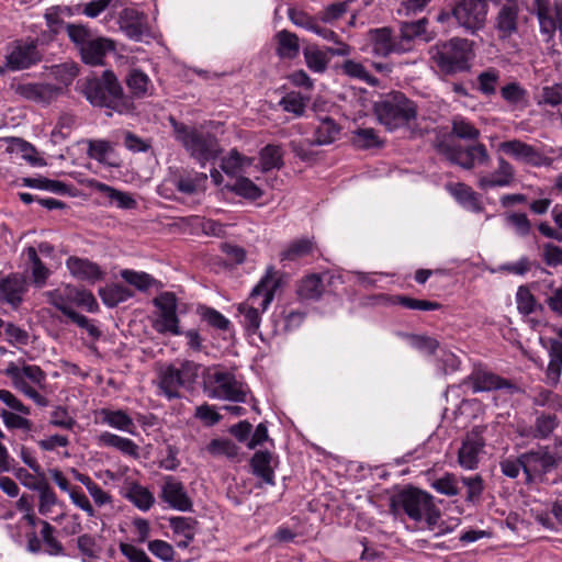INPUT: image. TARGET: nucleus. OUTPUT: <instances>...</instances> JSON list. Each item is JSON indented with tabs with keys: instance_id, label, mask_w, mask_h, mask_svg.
<instances>
[{
	"instance_id": "aec40b11",
	"label": "nucleus",
	"mask_w": 562,
	"mask_h": 562,
	"mask_svg": "<svg viewBox=\"0 0 562 562\" xmlns=\"http://www.w3.org/2000/svg\"><path fill=\"white\" fill-rule=\"evenodd\" d=\"M515 179V169L506 159L503 157L497 158V168L490 175H483L479 177L477 186L482 190H488L492 188L508 187Z\"/></svg>"
},
{
	"instance_id": "cd10ccee",
	"label": "nucleus",
	"mask_w": 562,
	"mask_h": 562,
	"mask_svg": "<svg viewBox=\"0 0 562 562\" xmlns=\"http://www.w3.org/2000/svg\"><path fill=\"white\" fill-rule=\"evenodd\" d=\"M98 443L102 447H111L125 456L138 457V446L131 439L104 431L98 436Z\"/></svg>"
},
{
	"instance_id": "79ce46f5",
	"label": "nucleus",
	"mask_w": 562,
	"mask_h": 562,
	"mask_svg": "<svg viewBox=\"0 0 562 562\" xmlns=\"http://www.w3.org/2000/svg\"><path fill=\"white\" fill-rule=\"evenodd\" d=\"M99 295L108 307H115L120 303L132 297L133 293L121 284H111L99 290Z\"/></svg>"
},
{
	"instance_id": "ea45409f",
	"label": "nucleus",
	"mask_w": 562,
	"mask_h": 562,
	"mask_svg": "<svg viewBox=\"0 0 562 562\" xmlns=\"http://www.w3.org/2000/svg\"><path fill=\"white\" fill-rule=\"evenodd\" d=\"M339 126L329 117H324L315 130V138L310 142L311 145H327L333 143L339 134Z\"/></svg>"
},
{
	"instance_id": "052dcab7",
	"label": "nucleus",
	"mask_w": 562,
	"mask_h": 562,
	"mask_svg": "<svg viewBox=\"0 0 562 562\" xmlns=\"http://www.w3.org/2000/svg\"><path fill=\"white\" fill-rule=\"evenodd\" d=\"M40 524L42 525L43 541L47 546V553L50 555L63 554V544L54 537L55 528L46 520H40Z\"/></svg>"
},
{
	"instance_id": "8fccbe9b",
	"label": "nucleus",
	"mask_w": 562,
	"mask_h": 562,
	"mask_svg": "<svg viewBox=\"0 0 562 562\" xmlns=\"http://www.w3.org/2000/svg\"><path fill=\"white\" fill-rule=\"evenodd\" d=\"M341 68L347 76L364 81L370 86L374 87L379 83V80L370 75L364 66L358 61L352 59L345 60Z\"/></svg>"
},
{
	"instance_id": "20e7f679",
	"label": "nucleus",
	"mask_w": 562,
	"mask_h": 562,
	"mask_svg": "<svg viewBox=\"0 0 562 562\" xmlns=\"http://www.w3.org/2000/svg\"><path fill=\"white\" fill-rule=\"evenodd\" d=\"M429 55L441 72L451 75L470 68L472 49L468 40L452 38L431 46Z\"/></svg>"
},
{
	"instance_id": "58836bf2",
	"label": "nucleus",
	"mask_w": 562,
	"mask_h": 562,
	"mask_svg": "<svg viewBox=\"0 0 562 562\" xmlns=\"http://www.w3.org/2000/svg\"><path fill=\"white\" fill-rule=\"evenodd\" d=\"M324 292L323 279L319 274L313 273L301 280L297 286V294L303 300H318Z\"/></svg>"
},
{
	"instance_id": "49530a36",
	"label": "nucleus",
	"mask_w": 562,
	"mask_h": 562,
	"mask_svg": "<svg viewBox=\"0 0 562 562\" xmlns=\"http://www.w3.org/2000/svg\"><path fill=\"white\" fill-rule=\"evenodd\" d=\"M226 188L245 199L257 200L262 196L261 189L245 177H239L234 184H227Z\"/></svg>"
},
{
	"instance_id": "680f3d73",
	"label": "nucleus",
	"mask_w": 562,
	"mask_h": 562,
	"mask_svg": "<svg viewBox=\"0 0 562 562\" xmlns=\"http://www.w3.org/2000/svg\"><path fill=\"white\" fill-rule=\"evenodd\" d=\"M128 498L142 510H148L154 504L153 494L140 485H135L130 490Z\"/></svg>"
},
{
	"instance_id": "774afa93",
	"label": "nucleus",
	"mask_w": 562,
	"mask_h": 562,
	"mask_svg": "<svg viewBox=\"0 0 562 562\" xmlns=\"http://www.w3.org/2000/svg\"><path fill=\"white\" fill-rule=\"evenodd\" d=\"M542 260L549 267L562 266V247L552 243L542 246Z\"/></svg>"
},
{
	"instance_id": "a18cd8bd",
	"label": "nucleus",
	"mask_w": 562,
	"mask_h": 562,
	"mask_svg": "<svg viewBox=\"0 0 562 562\" xmlns=\"http://www.w3.org/2000/svg\"><path fill=\"white\" fill-rule=\"evenodd\" d=\"M303 54L306 66L308 67L310 70L317 74H323L327 69L330 60L329 57L327 56V50L324 52L318 49L317 47L311 46L306 47L303 50Z\"/></svg>"
},
{
	"instance_id": "9d476101",
	"label": "nucleus",
	"mask_w": 562,
	"mask_h": 562,
	"mask_svg": "<svg viewBox=\"0 0 562 562\" xmlns=\"http://www.w3.org/2000/svg\"><path fill=\"white\" fill-rule=\"evenodd\" d=\"M437 148L450 162L464 169H473L476 166H485L490 162L488 151L482 143H475L464 148L459 145L441 142Z\"/></svg>"
},
{
	"instance_id": "c9c22d12",
	"label": "nucleus",
	"mask_w": 562,
	"mask_h": 562,
	"mask_svg": "<svg viewBox=\"0 0 562 562\" xmlns=\"http://www.w3.org/2000/svg\"><path fill=\"white\" fill-rule=\"evenodd\" d=\"M88 156L101 164L110 167H117L119 164L111 159L114 148L110 142L104 139H93L88 142Z\"/></svg>"
},
{
	"instance_id": "de8ad7c7",
	"label": "nucleus",
	"mask_w": 562,
	"mask_h": 562,
	"mask_svg": "<svg viewBox=\"0 0 562 562\" xmlns=\"http://www.w3.org/2000/svg\"><path fill=\"white\" fill-rule=\"evenodd\" d=\"M308 98H304L300 92L286 93L279 102L285 112L293 113L296 116H302L305 112Z\"/></svg>"
},
{
	"instance_id": "13d9d810",
	"label": "nucleus",
	"mask_w": 562,
	"mask_h": 562,
	"mask_svg": "<svg viewBox=\"0 0 562 562\" xmlns=\"http://www.w3.org/2000/svg\"><path fill=\"white\" fill-rule=\"evenodd\" d=\"M198 312L201 318L210 326L220 330H227L229 328L231 322L218 311L207 306H200Z\"/></svg>"
},
{
	"instance_id": "72a5a7b5",
	"label": "nucleus",
	"mask_w": 562,
	"mask_h": 562,
	"mask_svg": "<svg viewBox=\"0 0 562 562\" xmlns=\"http://www.w3.org/2000/svg\"><path fill=\"white\" fill-rule=\"evenodd\" d=\"M501 94L514 111H524L529 105L528 92L517 82L504 86Z\"/></svg>"
},
{
	"instance_id": "69168bd1",
	"label": "nucleus",
	"mask_w": 562,
	"mask_h": 562,
	"mask_svg": "<svg viewBox=\"0 0 562 562\" xmlns=\"http://www.w3.org/2000/svg\"><path fill=\"white\" fill-rule=\"evenodd\" d=\"M0 416L3 420V424L9 429H23L26 431H30L32 429V426H33L32 422L19 414L2 409L0 412Z\"/></svg>"
},
{
	"instance_id": "39448f33",
	"label": "nucleus",
	"mask_w": 562,
	"mask_h": 562,
	"mask_svg": "<svg viewBox=\"0 0 562 562\" xmlns=\"http://www.w3.org/2000/svg\"><path fill=\"white\" fill-rule=\"evenodd\" d=\"M378 120L389 131L407 125L417 116L416 104L402 92H391L374 104Z\"/></svg>"
},
{
	"instance_id": "dca6fc26",
	"label": "nucleus",
	"mask_w": 562,
	"mask_h": 562,
	"mask_svg": "<svg viewBox=\"0 0 562 562\" xmlns=\"http://www.w3.org/2000/svg\"><path fill=\"white\" fill-rule=\"evenodd\" d=\"M159 496L173 509L180 512L192 510L193 504L183 483L172 475H168L164 479Z\"/></svg>"
},
{
	"instance_id": "864d4df0",
	"label": "nucleus",
	"mask_w": 562,
	"mask_h": 562,
	"mask_svg": "<svg viewBox=\"0 0 562 562\" xmlns=\"http://www.w3.org/2000/svg\"><path fill=\"white\" fill-rule=\"evenodd\" d=\"M49 425L71 430L77 425V420L69 414L67 407L58 405L49 413Z\"/></svg>"
},
{
	"instance_id": "5fc2aeb1",
	"label": "nucleus",
	"mask_w": 562,
	"mask_h": 562,
	"mask_svg": "<svg viewBox=\"0 0 562 562\" xmlns=\"http://www.w3.org/2000/svg\"><path fill=\"white\" fill-rule=\"evenodd\" d=\"M352 143L363 149L378 147L381 145L380 137L371 127L358 128L352 132Z\"/></svg>"
},
{
	"instance_id": "a878e982",
	"label": "nucleus",
	"mask_w": 562,
	"mask_h": 562,
	"mask_svg": "<svg viewBox=\"0 0 562 562\" xmlns=\"http://www.w3.org/2000/svg\"><path fill=\"white\" fill-rule=\"evenodd\" d=\"M90 188L93 190L103 193L112 203L123 210H133L137 206L136 200L132 196V194L120 191L113 187H110L103 182L91 180L89 182Z\"/></svg>"
},
{
	"instance_id": "412c9836",
	"label": "nucleus",
	"mask_w": 562,
	"mask_h": 562,
	"mask_svg": "<svg viewBox=\"0 0 562 562\" xmlns=\"http://www.w3.org/2000/svg\"><path fill=\"white\" fill-rule=\"evenodd\" d=\"M170 181L179 192L193 195L205 190L207 175L204 172H187L177 169L171 172Z\"/></svg>"
},
{
	"instance_id": "c85d7f7f",
	"label": "nucleus",
	"mask_w": 562,
	"mask_h": 562,
	"mask_svg": "<svg viewBox=\"0 0 562 562\" xmlns=\"http://www.w3.org/2000/svg\"><path fill=\"white\" fill-rule=\"evenodd\" d=\"M537 16L540 25V33L544 42L550 43L558 30L555 19L551 14L548 0H535Z\"/></svg>"
},
{
	"instance_id": "4c0bfd02",
	"label": "nucleus",
	"mask_w": 562,
	"mask_h": 562,
	"mask_svg": "<svg viewBox=\"0 0 562 562\" xmlns=\"http://www.w3.org/2000/svg\"><path fill=\"white\" fill-rule=\"evenodd\" d=\"M260 169L263 172L283 167V150L280 145L269 144L260 150Z\"/></svg>"
},
{
	"instance_id": "09e8293b",
	"label": "nucleus",
	"mask_w": 562,
	"mask_h": 562,
	"mask_svg": "<svg viewBox=\"0 0 562 562\" xmlns=\"http://www.w3.org/2000/svg\"><path fill=\"white\" fill-rule=\"evenodd\" d=\"M505 222L514 232L520 236L526 237L531 233L532 225L528 215L522 212H509L505 214Z\"/></svg>"
},
{
	"instance_id": "3c124183",
	"label": "nucleus",
	"mask_w": 562,
	"mask_h": 562,
	"mask_svg": "<svg viewBox=\"0 0 562 562\" xmlns=\"http://www.w3.org/2000/svg\"><path fill=\"white\" fill-rule=\"evenodd\" d=\"M205 449L213 457L233 459L238 454V447L229 439H213Z\"/></svg>"
},
{
	"instance_id": "2f4dec72",
	"label": "nucleus",
	"mask_w": 562,
	"mask_h": 562,
	"mask_svg": "<svg viewBox=\"0 0 562 562\" xmlns=\"http://www.w3.org/2000/svg\"><path fill=\"white\" fill-rule=\"evenodd\" d=\"M72 286L74 285L66 284L44 293L47 302L59 310L67 317H69L70 313L74 312V310L70 307V304H72L74 300Z\"/></svg>"
},
{
	"instance_id": "c756f323",
	"label": "nucleus",
	"mask_w": 562,
	"mask_h": 562,
	"mask_svg": "<svg viewBox=\"0 0 562 562\" xmlns=\"http://www.w3.org/2000/svg\"><path fill=\"white\" fill-rule=\"evenodd\" d=\"M121 29L134 41H140L145 33L144 18L133 9H125L121 15Z\"/></svg>"
},
{
	"instance_id": "e2e57ef3",
	"label": "nucleus",
	"mask_w": 562,
	"mask_h": 562,
	"mask_svg": "<svg viewBox=\"0 0 562 562\" xmlns=\"http://www.w3.org/2000/svg\"><path fill=\"white\" fill-rule=\"evenodd\" d=\"M72 295H74V300H72L74 304L85 307L90 313L98 312V310H99L98 302L90 291L72 286Z\"/></svg>"
},
{
	"instance_id": "2eb2a0df",
	"label": "nucleus",
	"mask_w": 562,
	"mask_h": 562,
	"mask_svg": "<svg viewBox=\"0 0 562 562\" xmlns=\"http://www.w3.org/2000/svg\"><path fill=\"white\" fill-rule=\"evenodd\" d=\"M41 59L36 41H15L5 56V67L12 71L27 69Z\"/></svg>"
},
{
	"instance_id": "473e14b6",
	"label": "nucleus",
	"mask_w": 562,
	"mask_h": 562,
	"mask_svg": "<svg viewBox=\"0 0 562 562\" xmlns=\"http://www.w3.org/2000/svg\"><path fill=\"white\" fill-rule=\"evenodd\" d=\"M472 390L474 393L477 392H488L493 390L503 389L509 385V383L499 378L498 375L485 372L477 371L471 375Z\"/></svg>"
},
{
	"instance_id": "f8f14e48",
	"label": "nucleus",
	"mask_w": 562,
	"mask_h": 562,
	"mask_svg": "<svg viewBox=\"0 0 562 562\" xmlns=\"http://www.w3.org/2000/svg\"><path fill=\"white\" fill-rule=\"evenodd\" d=\"M209 383L214 386L207 390V395L212 398L244 403L247 391L244 384L238 381L231 371L215 368L209 375Z\"/></svg>"
},
{
	"instance_id": "bf43d9fd",
	"label": "nucleus",
	"mask_w": 562,
	"mask_h": 562,
	"mask_svg": "<svg viewBox=\"0 0 562 562\" xmlns=\"http://www.w3.org/2000/svg\"><path fill=\"white\" fill-rule=\"evenodd\" d=\"M196 524V520L191 517L170 518V526L173 532L188 540H193Z\"/></svg>"
},
{
	"instance_id": "1a4fd4ad",
	"label": "nucleus",
	"mask_w": 562,
	"mask_h": 562,
	"mask_svg": "<svg viewBox=\"0 0 562 562\" xmlns=\"http://www.w3.org/2000/svg\"><path fill=\"white\" fill-rule=\"evenodd\" d=\"M561 458L551 451L549 446H537L520 454V463L526 475V482L531 483L536 479L558 468Z\"/></svg>"
},
{
	"instance_id": "a19ab883",
	"label": "nucleus",
	"mask_w": 562,
	"mask_h": 562,
	"mask_svg": "<svg viewBox=\"0 0 562 562\" xmlns=\"http://www.w3.org/2000/svg\"><path fill=\"white\" fill-rule=\"evenodd\" d=\"M374 54L386 57L393 53V38L387 27L374 29L369 32Z\"/></svg>"
},
{
	"instance_id": "393cba45",
	"label": "nucleus",
	"mask_w": 562,
	"mask_h": 562,
	"mask_svg": "<svg viewBox=\"0 0 562 562\" xmlns=\"http://www.w3.org/2000/svg\"><path fill=\"white\" fill-rule=\"evenodd\" d=\"M549 362L546 369V381L549 385L555 386L562 379V342L557 339L550 340Z\"/></svg>"
},
{
	"instance_id": "338daca9",
	"label": "nucleus",
	"mask_w": 562,
	"mask_h": 562,
	"mask_svg": "<svg viewBox=\"0 0 562 562\" xmlns=\"http://www.w3.org/2000/svg\"><path fill=\"white\" fill-rule=\"evenodd\" d=\"M462 483L467 486V501L475 503L481 498L484 491V483L481 475L462 477Z\"/></svg>"
},
{
	"instance_id": "423d86ee",
	"label": "nucleus",
	"mask_w": 562,
	"mask_h": 562,
	"mask_svg": "<svg viewBox=\"0 0 562 562\" xmlns=\"http://www.w3.org/2000/svg\"><path fill=\"white\" fill-rule=\"evenodd\" d=\"M392 504L403 508L413 520L425 522L432 530L440 518V512L436 507L432 496L418 488H407L398 493Z\"/></svg>"
},
{
	"instance_id": "f3484780",
	"label": "nucleus",
	"mask_w": 562,
	"mask_h": 562,
	"mask_svg": "<svg viewBox=\"0 0 562 562\" xmlns=\"http://www.w3.org/2000/svg\"><path fill=\"white\" fill-rule=\"evenodd\" d=\"M13 90L22 99L43 104L53 102L60 92L59 87L37 82L19 83L13 87Z\"/></svg>"
},
{
	"instance_id": "4d7b16f0",
	"label": "nucleus",
	"mask_w": 562,
	"mask_h": 562,
	"mask_svg": "<svg viewBox=\"0 0 562 562\" xmlns=\"http://www.w3.org/2000/svg\"><path fill=\"white\" fill-rule=\"evenodd\" d=\"M452 134L460 139L476 140L480 137V131L463 117L452 120Z\"/></svg>"
},
{
	"instance_id": "0eeeda50",
	"label": "nucleus",
	"mask_w": 562,
	"mask_h": 562,
	"mask_svg": "<svg viewBox=\"0 0 562 562\" xmlns=\"http://www.w3.org/2000/svg\"><path fill=\"white\" fill-rule=\"evenodd\" d=\"M200 364L186 360L177 368L173 364L161 367L158 373V386L168 398H179L180 389H191L199 376Z\"/></svg>"
},
{
	"instance_id": "4468645a",
	"label": "nucleus",
	"mask_w": 562,
	"mask_h": 562,
	"mask_svg": "<svg viewBox=\"0 0 562 562\" xmlns=\"http://www.w3.org/2000/svg\"><path fill=\"white\" fill-rule=\"evenodd\" d=\"M485 426H475L463 438L458 451V463L464 470H475L479 467L480 456L485 447Z\"/></svg>"
},
{
	"instance_id": "6e6d98bb",
	"label": "nucleus",
	"mask_w": 562,
	"mask_h": 562,
	"mask_svg": "<svg viewBox=\"0 0 562 562\" xmlns=\"http://www.w3.org/2000/svg\"><path fill=\"white\" fill-rule=\"evenodd\" d=\"M559 420L555 415H540L536 418L533 437L539 439L548 438L558 427Z\"/></svg>"
},
{
	"instance_id": "6ab92c4d",
	"label": "nucleus",
	"mask_w": 562,
	"mask_h": 562,
	"mask_svg": "<svg viewBox=\"0 0 562 562\" xmlns=\"http://www.w3.org/2000/svg\"><path fill=\"white\" fill-rule=\"evenodd\" d=\"M519 12L518 0H507L502 4L495 20V29L501 38H507L518 31Z\"/></svg>"
},
{
	"instance_id": "9b49d317",
	"label": "nucleus",
	"mask_w": 562,
	"mask_h": 562,
	"mask_svg": "<svg viewBox=\"0 0 562 562\" xmlns=\"http://www.w3.org/2000/svg\"><path fill=\"white\" fill-rule=\"evenodd\" d=\"M488 2L498 4V0H460L452 9L453 19L459 26L473 34L486 22Z\"/></svg>"
},
{
	"instance_id": "4be33fe9",
	"label": "nucleus",
	"mask_w": 562,
	"mask_h": 562,
	"mask_svg": "<svg viewBox=\"0 0 562 562\" xmlns=\"http://www.w3.org/2000/svg\"><path fill=\"white\" fill-rule=\"evenodd\" d=\"M498 150L518 161L530 165H539L541 159L536 147L517 138L502 142L498 145Z\"/></svg>"
},
{
	"instance_id": "f257e3e1",
	"label": "nucleus",
	"mask_w": 562,
	"mask_h": 562,
	"mask_svg": "<svg viewBox=\"0 0 562 562\" xmlns=\"http://www.w3.org/2000/svg\"><path fill=\"white\" fill-rule=\"evenodd\" d=\"M80 92L94 106L108 108L125 114L134 110L133 100L123 89L111 70L103 71L100 78H87L79 82Z\"/></svg>"
},
{
	"instance_id": "6e6552de",
	"label": "nucleus",
	"mask_w": 562,
	"mask_h": 562,
	"mask_svg": "<svg viewBox=\"0 0 562 562\" xmlns=\"http://www.w3.org/2000/svg\"><path fill=\"white\" fill-rule=\"evenodd\" d=\"M4 373L11 379L12 385L23 395L34 401L36 405L41 407L48 405V400L35 389V386L43 387L46 381V374L38 366L24 364L19 367L14 362H10Z\"/></svg>"
},
{
	"instance_id": "5701e85b",
	"label": "nucleus",
	"mask_w": 562,
	"mask_h": 562,
	"mask_svg": "<svg viewBox=\"0 0 562 562\" xmlns=\"http://www.w3.org/2000/svg\"><path fill=\"white\" fill-rule=\"evenodd\" d=\"M115 49L114 42L105 37L91 38L79 50L82 60L92 66L102 65L105 55Z\"/></svg>"
},
{
	"instance_id": "37998d69",
	"label": "nucleus",
	"mask_w": 562,
	"mask_h": 562,
	"mask_svg": "<svg viewBox=\"0 0 562 562\" xmlns=\"http://www.w3.org/2000/svg\"><path fill=\"white\" fill-rule=\"evenodd\" d=\"M126 85L132 94L136 98H144L149 94L151 87L148 76L139 69H133L126 78Z\"/></svg>"
},
{
	"instance_id": "ddd939ff",
	"label": "nucleus",
	"mask_w": 562,
	"mask_h": 562,
	"mask_svg": "<svg viewBox=\"0 0 562 562\" xmlns=\"http://www.w3.org/2000/svg\"><path fill=\"white\" fill-rule=\"evenodd\" d=\"M153 303L158 308L157 318L153 323L154 329L159 334L180 335L176 295L172 292H164L156 296Z\"/></svg>"
},
{
	"instance_id": "7ed1b4c3",
	"label": "nucleus",
	"mask_w": 562,
	"mask_h": 562,
	"mask_svg": "<svg viewBox=\"0 0 562 562\" xmlns=\"http://www.w3.org/2000/svg\"><path fill=\"white\" fill-rule=\"evenodd\" d=\"M278 286L273 277V269L269 268L266 276L252 289L249 297L237 307L239 322L249 335L258 333L261 314L266 312L273 300L274 291Z\"/></svg>"
},
{
	"instance_id": "bb28decb",
	"label": "nucleus",
	"mask_w": 562,
	"mask_h": 562,
	"mask_svg": "<svg viewBox=\"0 0 562 562\" xmlns=\"http://www.w3.org/2000/svg\"><path fill=\"white\" fill-rule=\"evenodd\" d=\"M276 54L281 59H294L300 54V40L295 33L281 30L274 35Z\"/></svg>"
},
{
	"instance_id": "603ef678",
	"label": "nucleus",
	"mask_w": 562,
	"mask_h": 562,
	"mask_svg": "<svg viewBox=\"0 0 562 562\" xmlns=\"http://www.w3.org/2000/svg\"><path fill=\"white\" fill-rule=\"evenodd\" d=\"M120 274L124 281L135 286L139 291H146L155 283V279L150 274L143 271L124 269Z\"/></svg>"
},
{
	"instance_id": "a211bd4d",
	"label": "nucleus",
	"mask_w": 562,
	"mask_h": 562,
	"mask_svg": "<svg viewBox=\"0 0 562 562\" xmlns=\"http://www.w3.org/2000/svg\"><path fill=\"white\" fill-rule=\"evenodd\" d=\"M27 291L26 278L19 273H11L0 279V301L12 307H18Z\"/></svg>"
},
{
	"instance_id": "f704fd0d",
	"label": "nucleus",
	"mask_w": 562,
	"mask_h": 562,
	"mask_svg": "<svg viewBox=\"0 0 562 562\" xmlns=\"http://www.w3.org/2000/svg\"><path fill=\"white\" fill-rule=\"evenodd\" d=\"M100 415L102 416V422L109 425L110 427H113L117 430L134 434V422L124 411H112L109 408H102L100 411Z\"/></svg>"
},
{
	"instance_id": "b1692460",
	"label": "nucleus",
	"mask_w": 562,
	"mask_h": 562,
	"mask_svg": "<svg viewBox=\"0 0 562 562\" xmlns=\"http://www.w3.org/2000/svg\"><path fill=\"white\" fill-rule=\"evenodd\" d=\"M66 266L71 276L80 280L94 283L103 278V272L100 267L88 259L69 257L66 261Z\"/></svg>"
},
{
	"instance_id": "0e129e2a",
	"label": "nucleus",
	"mask_w": 562,
	"mask_h": 562,
	"mask_svg": "<svg viewBox=\"0 0 562 562\" xmlns=\"http://www.w3.org/2000/svg\"><path fill=\"white\" fill-rule=\"evenodd\" d=\"M36 491L40 494L38 512L42 515H46L50 512L52 507L56 505L57 496L52 490V487L47 484V482L41 484L40 488H37Z\"/></svg>"
},
{
	"instance_id": "c03bdc74",
	"label": "nucleus",
	"mask_w": 562,
	"mask_h": 562,
	"mask_svg": "<svg viewBox=\"0 0 562 562\" xmlns=\"http://www.w3.org/2000/svg\"><path fill=\"white\" fill-rule=\"evenodd\" d=\"M314 249V243L308 238H302L292 241L289 246L280 254L281 261H295L310 255Z\"/></svg>"
},
{
	"instance_id": "e433bc0d",
	"label": "nucleus",
	"mask_w": 562,
	"mask_h": 562,
	"mask_svg": "<svg viewBox=\"0 0 562 562\" xmlns=\"http://www.w3.org/2000/svg\"><path fill=\"white\" fill-rule=\"evenodd\" d=\"M254 159L243 156L237 149H232L226 157L222 159L221 169L228 176H237L250 167Z\"/></svg>"
},
{
	"instance_id": "7c9ffc66",
	"label": "nucleus",
	"mask_w": 562,
	"mask_h": 562,
	"mask_svg": "<svg viewBox=\"0 0 562 562\" xmlns=\"http://www.w3.org/2000/svg\"><path fill=\"white\" fill-rule=\"evenodd\" d=\"M271 462L272 454L269 451H257L250 460V465L254 474L260 477L262 482L274 485V472Z\"/></svg>"
},
{
	"instance_id": "f03ea898",
	"label": "nucleus",
	"mask_w": 562,
	"mask_h": 562,
	"mask_svg": "<svg viewBox=\"0 0 562 562\" xmlns=\"http://www.w3.org/2000/svg\"><path fill=\"white\" fill-rule=\"evenodd\" d=\"M175 139L201 167L218 158L222 153L217 138L210 132L169 119Z\"/></svg>"
}]
</instances>
